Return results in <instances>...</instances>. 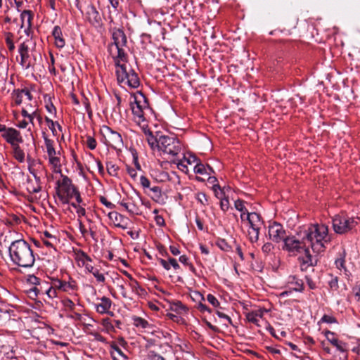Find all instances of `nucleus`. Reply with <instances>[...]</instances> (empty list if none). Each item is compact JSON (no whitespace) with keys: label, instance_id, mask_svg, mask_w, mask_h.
<instances>
[{"label":"nucleus","instance_id":"f257e3e1","mask_svg":"<svg viewBox=\"0 0 360 360\" xmlns=\"http://www.w3.org/2000/svg\"><path fill=\"white\" fill-rule=\"evenodd\" d=\"M304 243L314 252L319 254L325 251L326 245L331 240L328 227L323 224H311L302 232Z\"/></svg>","mask_w":360,"mask_h":360},{"label":"nucleus","instance_id":"f03ea898","mask_svg":"<svg viewBox=\"0 0 360 360\" xmlns=\"http://www.w3.org/2000/svg\"><path fill=\"white\" fill-rule=\"evenodd\" d=\"M9 257L12 263L22 268L33 266L35 257L31 245L25 240L13 241L8 248Z\"/></svg>","mask_w":360,"mask_h":360},{"label":"nucleus","instance_id":"7ed1b4c3","mask_svg":"<svg viewBox=\"0 0 360 360\" xmlns=\"http://www.w3.org/2000/svg\"><path fill=\"white\" fill-rule=\"evenodd\" d=\"M146 136L148 143L153 150L157 149L164 155L171 157H174L181 152V143L175 136L164 135L160 132L153 135L151 131L148 132Z\"/></svg>","mask_w":360,"mask_h":360},{"label":"nucleus","instance_id":"20e7f679","mask_svg":"<svg viewBox=\"0 0 360 360\" xmlns=\"http://www.w3.org/2000/svg\"><path fill=\"white\" fill-rule=\"evenodd\" d=\"M300 240L295 238L294 236H286L283 240V250L288 251L292 255H296L300 253H304V256L300 259L302 262V265L314 266L312 256L310 254L309 250L307 243H304V236L302 231L300 233Z\"/></svg>","mask_w":360,"mask_h":360},{"label":"nucleus","instance_id":"39448f33","mask_svg":"<svg viewBox=\"0 0 360 360\" xmlns=\"http://www.w3.org/2000/svg\"><path fill=\"white\" fill-rule=\"evenodd\" d=\"M117 79L120 84L127 85L131 88H137L140 84L137 74L126 65H118L116 67Z\"/></svg>","mask_w":360,"mask_h":360},{"label":"nucleus","instance_id":"423d86ee","mask_svg":"<svg viewBox=\"0 0 360 360\" xmlns=\"http://www.w3.org/2000/svg\"><path fill=\"white\" fill-rule=\"evenodd\" d=\"M140 97L143 99L144 105H141V101L138 100L137 96L133 97V101L130 102L131 109L134 115L135 122L141 127L144 134L146 135L150 132L148 124L145 118V110H148L147 104L146 103L145 97L143 94H140Z\"/></svg>","mask_w":360,"mask_h":360},{"label":"nucleus","instance_id":"0eeeda50","mask_svg":"<svg viewBox=\"0 0 360 360\" xmlns=\"http://www.w3.org/2000/svg\"><path fill=\"white\" fill-rule=\"evenodd\" d=\"M358 224V219L337 215L333 219V227L336 233L345 234Z\"/></svg>","mask_w":360,"mask_h":360},{"label":"nucleus","instance_id":"6e6552de","mask_svg":"<svg viewBox=\"0 0 360 360\" xmlns=\"http://www.w3.org/2000/svg\"><path fill=\"white\" fill-rule=\"evenodd\" d=\"M58 186L61 190H58L57 195L62 203L69 204L70 199L73 198V193L77 190L72 184L71 179L68 176L62 175V182L58 181Z\"/></svg>","mask_w":360,"mask_h":360},{"label":"nucleus","instance_id":"1a4fd4ad","mask_svg":"<svg viewBox=\"0 0 360 360\" xmlns=\"http://www.w3.org/2000/svg\"><path fill=\"white\" fill-rule=\"evenodd\" d=\"M101 133L104 139V143L115 150H120L124 146L121 135L108 126H103Z\"/></svg>","mask_w":360,"mask_h":360},{"label":"nucleus","instance_id":"9d476101","mask_svg":"<svg viewBox=\"0 0 360 360\" xmlns=\"http://www.w3.org/2000/svg\"><path fill=\"white\" fill-rule=\"evenodd\" d=\"M269 236L270 239L276 243L283 241L286 238L285 231L283 226L277 222H274L269 226Z\"/></svg>","mask_w":360,"mask_h":360},{"label":"nucleus","instance_id":"9b49d317","mask_svg":"<svg viewBox=\"0 0 360 360\" xmlns=\"http://www.w3.org/2000/svg\"><path fill=\"white\" fill-rule=\"evenodd\" d=\"M113 43L109 46L110 54H112L113 49L117 47H123L127 44V37L120 29H115L112 34Z\"/></svg>","mask_w":360,"mask_h":360},{"label":"nucleus","instance_id":"f8f14e48","mask_svg":"<svg viewBox=\"0 0 360 360\" xmlns=\"http://www.w3.org/2000/svg\"><path fill=\"white\" fill-rule=\"evenodd\" d=\"M1 136L6 141L7 143L14 146L23 141L20 132L14 128L9 127Z\"/></svg>","mask_w":360,"mask_h":360},{"label":"nucleus","instance_id":"ddd939ff","mask_svg":"<svg viewBox=\"0 0 360 360\" xmlns=\"http://www.w3.org/2000/svg\"><path fill=\"white\" fill-rule=\"evenodd\" d=\"M325 336L327 340L334 347L337 348V349L343 353L346 354L347 351V345L342 341L339 340L338 338L335 337V333L330 330H326L325 332Z\"/></svg>","mask_w":360,"mask_h":360},{"label":"nucleus","instance_id":"4468645a","mask_svg":"<svg viewBox=\"0 0 360 360\" xmlns=\"http://www.w3.org/2000/svg\"><path fill=\"white\" fill-rule=\"evenodd\" d=\"M52 284L54 288L64 292H70L77 288L76 283L72 280L66 282L60 279H56L53 281Z\"/></svg>","mask_w":360,"mask_h":360},{"label":"nucleus","instance_id":"2eb2a0df","mask_svg":"<svg viewBox=\"0 0 360 360\" xmlns=\"http://www.w3.org/2000/svg\"><path fill=\"white\" fill-rule=\"evenodd\" d=\"M109 218L113 221L116 227L127 229L128 227V219L117 212H110Z\"/></svg>","mask_w":360,"mask_h":360},{"label":"nucleus","instance_id":"dca6fc26","mask_svg":"<svg viewBox=\"0 0 360 360\" xmlns=\"http://www.w3.org/2000/svg\"><path fill=\"white\" fill-rule=\"evenodd\" d=\"M25 96L28 101H32V95L27 89H16L12 93V99L15 105H19L22 102L23 97Z\"/></svg>","mask_w":360,"mask_h":360},{"label":"nucleus","instance_id":"f3484780","mask_svg":"<svg viewBox=\"0 0 360 360\" xmlns=\"http://www.w3.org/2000/svg\"><path fill=\"white\" fill-rule=\"evenodd\" d=\"M101 302L95 304L96 310L99 314H110L112 315V312H110V309L112 306V301L107 297H103L100 299Z\"/></svg>","mask_w":360,"mask_h":360},{"label":"nucleus","instance_id":"a211bd4d","mask_svg":"<svg viewBox=\"0 0 360 360\" xmlns=\"http://www.w3.org/2000/svg\"><path fill=\"white\" fill-rule=\"evenodd\" d=\"M86 15L89 22L91 24L94 25H99L101 18L99 15V13L97 11V10L94 6L89 5L87 6Z\"/></svg>","mask_w":360,"mask_h":360},{"label":"nucleus","instance_id":"6ab92c4d","mask_svg":"<svg viewBox=\"0 0 360 360\" xmlns=\"http://www.w3.org/2000/svg\"><path fill=\"white\" fill-rule=\"evenodd\" d=\"M110 354L113 360H128L122 348L115 342L110 343Z\"/></svg>","mask_w":360,"mask_h":360},{"label":"nucleus","instance_id":"aec40b11","mask_svg":"<svg viewBox=\"0 0 360 360\" xmlns=\"http://www.w3.org/2000/svg\"><path fill=\"white\" fill-rule=\"evenodd\" d=\"M246 219L248 221L250 228L261 229L262 221L259 214L256 212H247Z\"/></svg>","mask_w":360,"mask_h":360},{"label":"nucleus","instance_id":"412c9836","mask_svg":"<svg viewBox=\"0 0 360 360\" xmlns=\"http://www.w3.org/2000/svg\"><path fill=\"white\" fill-rule=\"evenodd\" d=\"M52 34L55 39V44L58 48H63L65 46V41L63 37L62 30L59 26H55Z\"/></svg>","mask_w":360,"mask_h":360},{"label":"nucleus","instance_id":"4be33fe9","mask_svg":"<svg viewBox=\"0 0 360 360\" xmlns=\"http://www.w3.org/2000/svg\"><path fill=\"white\" fill-rule=\"evenodd\" d=\"M111 55L114 58L116 67H117L118 65H121V61H124L126 60V54L122 47L114 48L112 54Z\"/></svg>","mask_w":360,"mask_h":360},{"label":"nucleus","instance_id":"5701e85b","mask_svg":"<svg viewBox=\"0 0 360 360\" xmlns=\"http://www.w3.org/2000/svg\"><path fill=\"white\" fill-rule=\"evenodd\" d=\"M120 205L122 206L131 215H137L140 213L139 206H137L134 202H120Z\"/></svg>","mask_w":360,"mask_h":360},{"label":"nucleus","instance_id":"b1692460","mask_svg":"<svg viewBox=\"0 0 360 360\" xmlns=\"http://www.w3.org/2000/svg\"><path fill=\"white\" fill-rule=\"evenodd\" d=\"M32 18L33 15L30 11H23L20 15L21 27H27V28H30L31 27Z\"/></svg>","mask_w":360,"mask_h":360},{"label":"nucleus","instance_id":"393cba45","mask_svg":"<svg viewBox=\"0 0 360 360\" xmlns=\"http://www.w3.org/2000/svg\"><path fill=\"white\" fill-rule=\"evenodd\" d=\"M288 283L293 285L292 290L297 292H302L304 290L303 281L295 276H290L288 278Z\"/></svg>","mask_w":360,"mask_h":360},{"label":"nucleus","instance_id":"a878e982","mask_svg":"<svg viewBox=\"0 0 360 360\" xmlns=\"http://www.w3.org/2000/svg\"><path fill=\"white\" fill-rule=\"evenodd\" d=\"M335 264L338 269L340 271L343 270L344 274L347 278H349L351 274L345 266V254L341 255L340 257L335 259Z\"/></svg>","mask_w":360,"mask_h":360},{"label":"nucleus","instance_id":"bb28decb","mask_svg":"<svg viewBox=\"0 0 360 360\" xmlns=\"http://www.w3.org/2000/svg\"><path fill=\"white\" fill-rule=\"evenodd\" d=\"M49 162L52 167L53 171L56 173L61 172V160L60 155L57 157H54L50 160H49Z\"/></svg>","mask_w":360,"mask_h":360},{"label":"nucleus","instance_id":"cd10ccee","mask_svg":"<svg viewBox=\"0 0 360 360\" xmlns=\"http://www.w3.org/2000/svg\"><path fill=\"white\" fill-rule=\"evenodd\" d=\"M193 169L195 174H199L201 175H209L210 174V172H212V169L210 167H205L203 164L200 162H198L196 165L194 167Z\"/></svg>","mask_w":360,"mask_h":360},{"label":"nucleus","instance_id":"c85d7f7f","mask_svg":"<svg viewBox=\"0 0 360 360\" xmlns=\"http://www.w3.org/2000/svg\"><path fill=\"white\" fill-rule=\"evenodd\" d=\"M13 149V156L16 160L20 162L25 161V153L19 146V144L12 146Z\"/></svg>","mask_w":360,"mask_h":360},{"label":"nucleus","instance_id":"c756f323","mask_svg":"<svg viewBox=\"0 0 360 360\" xmlns=\"http://www.w3.org/2000/svg\"><path fill=\"white\" fill-rule=\"evenodd\" d=\"M133 323L136 327L141 328H147L149 326V323L144 319L139 316L132 317Z\"/></svg>","mask_w":360,"mask_h":360},{"label":"nucleus","instance_id":"7c9ffc66","mask_svg":"<svg viewBox=\"0 0 360 360\" xmlns=\"http://www.w3.org/2000/svg\"><path fill=\"white\" fill-rule=\"evenodd\" d=\"M195 295L196 298L200 299V301L198 304V309L201 312L207 311L209 313H211L212 310L209 307H207L205 304H203L202 302V301L205 300L203 295L200 292H195Z\"/></svg>","mask_w":360,"mask_h":360},{"label":"nucleus","instance_id":"2f4dec72","mask_svg":"<svg viewBox=\"0 0 360 360\" xmlns=\"http://www.w3.org/2000/svg\"><path fill=\"white\" fill-rule=\"evenodd\" d=\"M251 230L248 231V236L251 243H255L259 239L260 229L250 228Z\"/></svg>","mask_w":360,"mask_h":360},{"label":"nucleus","instance_id":"473e14b6","mask_svg":"<svg viewBox=\"0 0 360 360\" xmlns=\"http://www.w3.org/2000/svg\"><path fill=\"white\" fill-rule=\"evenodd\" d=\"M246 317L248 321L259 326L258 323L259 321V319L262 317V314H259L257 312L252 311L248 313Z\"/></svg>","mask_w":360,"mask_h":360},{"label":"nucleus","instance_id":"72a5a7b5","mask_svg":"<svg viewBox=\"0 0 360 360\" xmlns=\"http://www.w3.org/2000/svg\"><path fill=\"white\" fill-rule=\"evenodd\" d=\"M42 137H43L44 141V144H45V148H46V152L49 151V150H55V148H54V141L50 139L47 136L46 133H44V132L42 133Z\"/></svg>","mask_w":360,"mask_h":360},{"label":"nucleus","instance_id":"f704fd0d","mask_svg":"<svg viewBox=\"0 0 360 360\" xmlns=\"http://www.w3.org/2000/svg\"><path fill=\"white\" fill-rule=\"evenodd\" d=\"M20 55V65L22 66V68L27 69L29 68L32 65L31 62L29 60V53H22Z\"/></svg>","mask_w":360,"mask_h":360},{"label":"nucleus","instance_id":"c9c22d12","mask_svg":"<svg viewBox=\"0 0 360 360\" xmlns=\"http://www.w3.org/2000/svg\"><path fill=\"white\" fill-rule=\"evenodd\" d=\"M106 168H107L108 172L110 175L114 176L117 175L118 167L113 162H108L106 163Z\"/></svg>","mask_w":360,"mask_h":360},{"label":"nucleus","instance_id":"e433bc0d","mask_svg":"<svg viewBox=\"0 0 360 360\" xmlns=\"http://www.w3.org/2000/svg\"><path fill=\"white\" fill-rule=\"evenodd\" d=\"M150 191L153 193L151 198L155 200H159L162 197L161 188L159 186H153L150 188Z\"/></svg>","mask_w":360,"mask_h":360},{"label":"nucleus","instance_id":"4c0bfd02","mask_svg":"<svg viewBox=\"0 0 360 360\" xmlns=\"http://www.w3.org/2000/svg\"><path fill=\"white\" fill-rule=\"evenodd\" d=\"M101 324L104 327L105 330L107 332L110 333V332L114 330V326L112 324L110 319H108V318L103 319L102 320Z\"/></svg>","mask_w":360,"mask_h":360},{"label":"nucleus","instance_id":"58836bf2","mask_svg":"<svg viewBox=\"0 0 360 360\" xmlns=\"http://www.w3.org/2000/svg\"><path fill=\"white\" fill-rule=\"evenodd\" d=\"M212 190L214 193V195L215 196L218 198V199H220L222 197L224 196V190L221 188L220 186L217 184H214L213 186H212Z\"/></svg>","mask_w":360,"mask_h":360},{"label":"nucleus","instance_id":"ea45409f","mask_svg":"<svg viewBox=\"0 0 360 360\" xmlns=\"http://www.w3.org/2000/svg\"><path fill=\"white\" fill-rule=\"evenodd\" d=\"M63 305L66 310L73 311L75 307V303L70 299L67 298L62 301Z\"/></svg>","mask_w":360,"mask_h":360},{"label":"nucleus","instance_id":"a19ab883","mask_svg":"<svg viewBox=\"0 0 360 360\" xmlns=\"http://www.w3.org/2000/svg\"><path fill=\"white\" fill-rule=\"evenodd\" d=\"M197 200L202 205H207L208 204V199L205 193L200 192L196 194Z\"/></svg>","mask_w":360,"mask_h":360},{"label":"nucleus","instance_id":"79ce46f5","mask_svg":"<svg viewBox=\"0 0 360 360\" xmlns=\"http://www.w3.org/2000/svg\"><path fill=\"white\" fill-rule=\"evenodd\" d=\"M86 143L87 147L91 150H94L97 146L96 139L91 136H86Z\"/></svg>","mask_w":360,"mask_h":360},{"label":"nucleus","instance_id":"37998d69","mask_svg":"<svg viewBox=\"0 0 360 360\" xmlns=\"http://www.w3.org/2000/svg\"><path fill=\"white\" fill-rule=\"evenodd\" d=\"M229 207V201L225 196L220 198V208L222 211L226 212Z\"/></svg>","mask_w":360,"mask_h":360},{"label":"nucleus","instance_id":"c03bdc74","mask_svg":"<svg viewBox=\"0 0 360 360\" xmlns=\"http://www.w3.org/2000/svg\"><path fill=\"white\" fill-rule=\"evenodd\" d=\"M235 208L240 212H247V209L244 205V201L242 200H237L234 202Z\"/></svg>","mask_w":360,"mask_h":360},{"label":"nucleus","instance_id":"a18cd8bd","mask_svg":"<svg viewBox=\"0 0 360 360\" xmlns=\"http://www.w3.org/2000/svg\"><path fill=\"white\" fill-rule=\"evenodd\" d=\"M148 360H165L163 356L154 351H149L148 354Z\"/></svg>","mask_w":360,"mask_h":360},{"label":"nucleus","instance_id":"49530a36","mask_svg":"<svg viewBox=\"0 0 360 360\" xmlns=\"http://www.w3.org/2000/svg\"><path fill=\"white\" fill-rule=\"evenodd\" d=\"M130 286L131 289L135 291L136 293H139V291H144V290L140 286L139 283L134 279L131 281Z\"/></svg>","mask_w":360,"mask_h":360},{"label":"nucleus","instance_id":"de8ad7c7","mask_svg":"<svg viewBox=\"0 0 360 360\" xmlns=\"http://www.w3.org/2000/svg\"><path fill=\"white\" fill-rule=\"evenodd\" d=\"M207 300L214 307L219 306V302L218 300L212 294H208L207 296Z\"/></svg>","mask_w":360,"mask_h":360},{"label":"nucleus","instance_id":"09e8293b","mask_svg":"<svg viewBox=\"0 0 360 360\" xmlns=\"http://www.w3.org/2000/svg\"><path fill=\"white\" fill-rule=\"evenodd\" d=\"M94 277L96 278V281L100 283H103L105 280V278L103 274H101L98 269H96L92 273Z\"/></svg>","mask_w":360,"mask_h":360},{"label":"nucleus","instance_id":"8fccbe9b","mask_svg":"<svg viewBox=\"0 0 360 360\" xmlns=\"http://www.w3.org/2000/svg\"><path fill=\"white\" fill-rule=\"evenodd\" d=\"M321 321L327 323H334L337 322V320L332 316L325 314L321 318Z\"/></svg>","mask_w":360,"mask_h":360},{"label":"nucleus","instance_id":"3c124183","mask_svg":"<svg viewBox=\"0 0 360 360\" xmlns=\"http://www.w3.org/2000/svg\"><path fill=\"white\" fill-rule=\"evenodd\" d=\"M100 201L103 205H105L108 209H113L115 207V205L112 204L111 202L108 201L104 196L100 197Z\"/></svg>","mask_w":360,"mask_h":360},{"label":"nucleus","instance_id":"603ef678","mask_svg":"<svg viewBox=\"0 0 360 360\" xmlns=\"http://www.w3.org/2000/svg\"><path fill=\"white\" fill-rule=\"evenodd\" d=\"M217 245L219 248L224 251H229L231 249L230 245L226 242L225 240H219Z\"/></svg>","mask_w":360,"mask_h":360},{"label":"nucleus","instance_id":"864d4df0","mask_svg":"<svg viewBox=\"0 0 360 360\" xmlns=\"http://www.w3.org/2000/svg\"><path fill=\"white\" fill-rule=\"evenodd\" d=\"M140 184L145 188H150V182L149 179L145 176H141L140 177Z\"/></svg>","mask_w":360,"mask_h":360},{"label":"nucleus","instance_id":"5fc2aeb1","mask_svg":"<svg viewBox=\"0 0 360 360\" xmlns=\"http://www.w3.org/2000/svg\"><path fill=\"white\" fill-rule=\"evenodd\" d=\"M330 288L332 290H338V277H333L332 279L328 283Z\"/></svg>","mask_w":360,"mask_h":360},{"label":"nucleus","instance_id":"6e6d98bb","mask_svg":"<svg viewBox=\"0 0 360 360\" xmlns=\"http://www.w3.org/2000/svg\"><path fill=\"white\" fill-rule=\"evenodd\" d=\"M18 52L20 54L29 53V46L26 42H23L20 45Z\"/></svg>","mask_w":360,"mask_h":360},{"label":"nucleus","instance_id":"4d7b16f0","mask_svg":"<svg viewBox=\"0 0 360 360\" xmlns=\"http://www.w3.org/2000/svg\"><path fill=\"white\" fill-rule=\"evenodd\" d=\"M274 249V245L270 243H266L263 245L262 250L263 252L268 254L271 252V250Z\"/></svg>","mask_w":360,"mask_h":360},{"label":"nucleus","instance_id":"13d9d810","mask_svg":"<svg viewBox=\"0 0 360 360\" xmlns=\"http://www.w3.org/2000/svg\"><path fill=\"white\" fill-rule=\"evenodd\" d=\"M217 315L221 319H224L228 321L229 324L232 323L231 319L226 314H224L223 312H221L219 311H216Z\"/></svg>","mask_w":360,"mask_h":360},{"label":"nucleus","instance_id":"bf43d9fd","mask_svg":"<svg viewBox=\"0 0 360 360\" xmlns=\"http://www.w3.org/2000/svg\"><path fill=\"white\" fill-rule=\"evenodd\" d=\"M184 306L182 304L181 302H177L173 304L172 307V309L175 311H179L181 309H184Z\"/></svg>","mask_w":360,"mask_h":360},{"label":"nucleus","instance_id":"052dcab7","mask_svg":"<svg viewBox=\"0 0 360 360\" xmlns=\"http://www.w3.org/2000/svg\"><path fill=\"white\" fill-rule=\"evenodd\" d=\"M127 173L133 179H136L137 176V172L136 170L132 167H127Z\"/></svg>","mask_w":360,"mask_h":360},{"label":"nucleus","instance_id":"680f3d73","mask_svg":"<svg viewBox=\"0 0 360 360\" xmlns=\"http://www.w3.org/2000/svg\"><path fill=\"white\" fill-rule=\"evenodd\" d=\"M56 288H54L53 287H51L49 288V290H46V293L48 295L49 297L53 298L56 297Z\"/></svg>","mask_w":360,"mask_h":360},{"label":"nucleus","instance_id":"e2e57ef3","mask_svg":"<svg viewBox=\"0 0 360 360\" xmlns=\"http://www.w3.org/2000/svg\"><path fill=\"white\" fill-rule=\"evenodd\" d=\"M28 281L33 285H39L40 279L34 275L29 276Z\"/></svg>","mask_w":360,"mask_h":360},{"label":"nucleus","instance_id":"0e129e2a","mask_svg":"<svg viewBox=\"0 0 360 360\" xmlns=\"http://www.w3.org/2000/svg\"><path fill=\"white\" fill-rule=\"evenodd\" d=\"M184 160L187 162L188 164L191 165L196 162H198V159L196 156L191 155L188 158L184 157Z\"/></svg>","mask_w":360,"mask_h":360},{"label":"nucleus","instance_id":"69168bd1","mask_svg":"<svg viewBox=\"0 0 360 360\" xmlns=\"http://www.w3.org/2000/svg\"><path fill=\"white\" fill-rule=\"evenodd\" d=\"M47 155H48V158H49V160L54 158V157H57L58 155H60V151H56V149L55 150H49V151H47Z\"/></svg>","mask_w":360,"mask_h":360},{"label":"nucleus","instance_id":"338daca9","mask_svg":"<svg viewBox=\"0 0 360 360\" xmlns=\"http://www.w3.org/2000/svg\"><path fill=\"white\" fill-rule=\"evenodd\" d=\"M169 262L170 266H172L174 269H179L180 268L179 264L174 258L169 257Z\"/></svg>","mask_w":360,"mask_h":360},{"label":"nucleus","instance_id":"774afa93","mask_svg":"<svg viewBox=\"0 0 360 360\" xmlns=\"http://www.w3.org/2000/svg\"><path fill=\"white\" fill-rule=\"evenodd\" d=\"M82 264L85 266L86 270L89 273H93L96 269L92 265L86 263L84 260L82 261Z\"/></svg>","mask_w":360,"mask_h":360}]
</instances>
